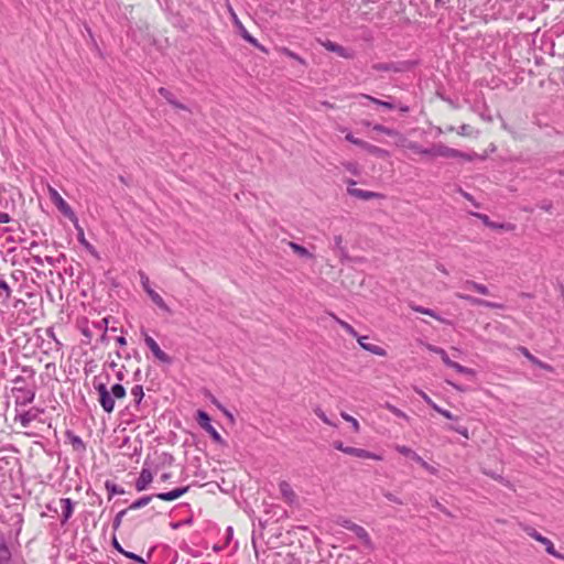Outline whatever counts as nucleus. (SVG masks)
I'll list each match as a JSON object with an SVG mask.
<instances>
[{"label": "nucleus", "instance_id": "1", "mask_svg": "<svg viewBox=\"0 0 564 564\" xmlns=\"http://www.w3.org/2000/svg\"><path fill=\"white\" fill-rule=\"evenodd\" d=\"M427 156L429 158H462L467 161L473 160V155L470 154H464L459 152L458 150L448 148L444 144H434L432 148L427 149Z\"/></svg>", "mask_w": 564, "mask_h": 564}, {"label": "nucleus", "instance_id": "2", "mask_svg": "<svg viewBox=\"0 0 564 564\" xmlns=\"http://www.w3.org/2000/svg\"><path fill=\"white\" fill-rule=\"evenodd\" d=\"M47 193L51 198V200L55 204V206L58 208V210L69 218L73 221H77V218L72 209V207L68 205V203L58 194V192L52 187L51 185H47Z\"/></svg>", "mask_w": 564, "mask_h": 564}, {"label": "nucleus", "instance_id": "3", "mask_svg": "<svg viewBox=\"0 0 564 564\" xmlns=\"http://www.w3.org/2000/svg\"><path fill=\"white\" fill-rule=\"evenodd\" d=\"M335 448L347 454L350 456H355L362 459H375V460H381V457L379 455H376L369 451L357 448V447H350V446H344L341 442H336L334 444Z\"/></svg>", "mask_w": 564, "mask_h": 564}, {"label": "nucleus", "instance_id": "4", "mask_svg": "<svg viewBox=\"0 0 564 564\" xmlns=\"http://www.w3.org/2000/svg\"><path fill=\"white\" fill-rule=\"evenodd\" d=\"M98 395H99V403L105 412L111 413L115 409V400L112 393L110 390L107 389L105 383H98L95 386Z\"/></svg>", "mask_w": 564, "mask_h": 564}, {"label": "nucleus", "instance_id": "5", "mask_svg": "<svg viewBox=\"0 0 564 564\" xmlns=\"http://www.w3.org/2000/svg\"><path fill=\"white\" fill-rule=\"evenodd\" d=\"M227 9H228V12H229V15L232 20V23L237 26V29L239 30L240 32V35L247 41L249 42L250 44H252L253 46L264 51L263 46H261L259 44V42L257 41V39H254L247 30L246 28L243 26L242 22L239 20L237 13L235 12V10L232 9V7L228 3L227 4Z\"/></svg>", "mask_w": 564, "mask_h": 564}, {"label": "nucleus", "instance_id": "6", "mask_svg": "<svg viewBox=\"0 0 564 564\" xmlns=\"http://www.w3.org/2000/svg\"><path fill=\"white\" fill-rule=\"evenodd\" d=\"M144 341L149 349L152 351L153 356L163 364H171L172 359L171 357L164 352L158 343L149 335H145Z\"/></svg>", "mask_w": 564, "mask_h": 564}, {"label": "nucleus", "instance_id": "7", "mask_svg": "<svg viewBox=\"0 0 564 564\" xmlns=\"http://www.w3.org/2000/svg\"><path fill=\"white\" fill-rule=\"evenodd\" d=\"M395 144L400 148L412 151L414 154L427 156V149L422 148L419 143L408 140L405 137L398 135Z\"/></svg>", "mask_w": 564, "mask_h": 564}, {"label": "nucleus", "instance_id": "8", "mask_svg": "<svg viewBox=\"0 0 564 564\" xmlns=\"http://www.w3.org/2000/svg\"><path fill=\"white\" fill-rule=\"evenodd\" d=\"M346 140L351 142L352 144H356V145H359V147H362L365 149H367L370 153L375 154V155H378V156H381V158H384L388 155V152L381 148H378L376 145H371L360 139H357L355 138L351 133H348L346 135Z\"/></svg>", "mask_w": 564, "mask_h": 564}, {"label": "nucleus", "instance_id": "9", "mask_svg": "<svg viewBox=\"0 0 564 564\" xmlns=\"http://www.w3.org/2000/svg\"><path fill=\"white\" fill-rule=\"evenodd\" d=\"M279 490L281 494V498L289 505H294L297 500V496L295 491L293 490L292 486L285 481L282 480L279 484Z\"/></svg>", "mask_w": 564, "mask_h": 564}, {"label": "nucleus", "instance_id": "10", "mask_svg": "<svg viewBox=\"0 0 564 564\" xmlns=\"http://www.w3.org/2000/svg\"><path fill=\"white\" fill-rule=\"evenodd\" d=\"M347 192L350 196L362 199V200H369L373 198H383V195L377 192L371 191H365L357 187H347Z\"/></svg>", "mask_w": 564, "mask_h": 564}, {"label": "nucleus", "instance_id": "11", "mask_svg": "<svg viewBox=\"0 0 564 564\" xmlns=\"http://www.w3.org/2000/svg\"><path fill=\"white\" fill-rule=\"evenodd\" d=\"M188 490H189V486H185V487H181V488H175L174 490L169 491V492L158 494V495H155V497L163 501H173V500L178 499L186 492H188Z\"/></svg>", "mask_w": 564, "mask_h": 564}, {"label": "nucleus", "instance_id": "12", "mask_svg": "<svg viewBox=\"0 0 564 564\" xmlns=\"http://www.w3.org/2000/svg\"><path fill=\"white\" fill-rule=\"evenodd\" d=\"M153 480L151 470L143 468L140 473L139 478L135 481V489L140 492L145 490Z\"/></svg>", "mask_w": 564, "mask_h": 564}, {"label": "nucleus", "instance_id": "13", "mask_svg": "<svg viewBox=\"0 0 564 564\" xmlns=\"http://www.w3.org/2000/svg\"><path fill=\"white\" fill-rule=\"evenodd\" d=\"M359 345L367 351L376 355V356H380V357H384L387 355V351L386 349H383L382 347L378 346V345H372V344H367V337L366 336H360V337H356Z\"/></svg>", "mask_w": 564, "mask_h": 564}, {"label": "nucleus", "instance_id": "14", "mask_svg": "<svg viewBox=\"0 0 564 564\" xmlns=\"http://www.w3.org/2000/svg\"><path fill=\"white\" fill-rule=\"evenodd\" d=\"M456 297H458L460 300H465L468 303H470L471 305L486 306V307H491V308L499 307V305L496 303L480 300V299H477V297H474L470 295H466V294H462V293H456Z\"/></svg>", "mask_w": 564, "mask_h": 564}, {"label": "nucleus", "instance_id": "15", "mask_svg": "<svg viewBox=\"0 0 564 564\" xmlns=\"http://www.w3.org/2000/svg\"><path fill=\"white\" fill-rule=\"evenodd\" d=\"M395 449L401 455L411 458L412 460H414L417 464H420L423 459L416 452H414L413 449H411L410 447H408L405 445H397Z\"/></svg>", "mask_w": 564, "mask_h": 564}, {"label": "nucleus", "instance_id": "16", "mask_svg": "<svg viewBox=\"0 0 564 564\" xmlns=\"http://www.w3.org/2000/svg\"><path fill=\"white\" fill-rule=\"evenodd\" d=\"M350 531L354 532L355 535L365 544H370V535L364 527L356 523L355 525L350 527Z\"/></svg>", "mask_w": 564, "mask_h": 564}, {"label": "nucleus", "instance_id": "17", "mask_svg": "<svg viewBox=\"0 0 564 564\" xmlns=\"http://www.w3.org/2000/svg\"><path fill=\"white\" fill-rule=\"evenodd\" d=\"M539 543L544 545L547 554H550L556 558L564 560V556L555 550L554 543L549 538L542 536V539L539 541Z\"/></svg>", "mask_w": 564, "mask_h": 564}, {"label": "nucleus", "instance_id": "18", "mask_svg": "<svg viewBox=\"0 0 564 564\" xmlns=\"http://www.w3.org/2000/svg\"><path fill=\"white\" fill-rule=\"evenodd\" d=\"M148 295L149 297L151 299V301L161 310L165 311V312H170V308L169 306L166 305L165 301L163 300V297L158 293L155 292L154 290H148Z\"/></svg>", "mask_w": 564, "mask_h": 564}, {"label": "nucleus", "instance_id": "19", "mask_svg": "<svg viewBox=\"0 0 564 564\" xmlns=\"http://www.w3.org/2000/svg\"><path fill=\"white\" fill-rule=\"evenodd\" d=\"M59 505L64 521H67L73 514V502L69 498H63L61 499Z\"/></svg>", "mask_w": 564, "mask_h": 564}, {"label": "nucleus", "instance_id": "20", "mask_svg": "<svg viewBox=\"0 0 564 564\" xmlns=\"http://www.w3.org/2000/svg\"><path fill=\"white\" fill-rule=\"evenodd\" d=\"M276 52H279L280 54H282L289 58L296 61L297 63H300L303 66H306V61L303 57H301L295 52L291 51L290 48H288L285 46L276 47Z\"/></svg>", "mask_w": 564, "mask_h": 564}, {"label": "nucleus", "instance_id": "21", "mask_svg": "<svg viewBox=\"0 0 564 564\" xmlns=\"http://www.w3.org/2000/svg\"><path fill=\"white\" fill-rule=\"evenodd\" d=\"M322 45L329 52L337 53L339 56H343V57H348V55L346 54V50L335 42L325 41L322 43Z\"/></svg>", "mask_w": 564, "mask_h": 564}, {"label": "nucleus", "instance_id": "22", "mask_svg": "<svg viewBox=\"0 0 564 564\" xmlns=\"http://www.w3.org/2000/svg\"><path fill=\"white\" fill-rule=\"evenodd\" d=\"M289 247L300 257L312 259L313 254L303 246L295 243L293 241L288 242Z\"/></svg>", "mask_w": 564, "mask_h": 564}, {"label": "nucleus", "instance_id": "23", "mask_svg": "<svg viewBox=\"0 0 564 564\" xmlns=\"http://www.w3.org/2000/svg\"><path fill=\"white\" fill-rule=\"evenodd\" d=\"M465 286L482 295H489V289L481 283L475 281H466Z\"/></svg>", "mask_w": 564, "mask_h": 564}, {"label": "nucleus", "instance_id": "24", "mask_svg": "<svg viewBox=\"0 0 564 564\" xmlns=\"http://www.w3.org/2000/svg\"><path fill=\"white\" fill-rule=\"evenodd\" d=\"M521 351L533 365H535L544 370H549V371L552 370V367L550 365L544 364L543 361L535 358L532 354H530V351L527 348H524V347L521 348Z\"/></svg>", "mask_w": 564, "mask_h": 564}, {"label": "nucleus", "instance_id": "25", "mask_svg": "<svg viewBox=\"0 0 564 564\" xmlns=\"http://www.w3.org/2000/svg\"><path fill=\"white\" fill-rule=\"evenodd\" d=\"M197 423L205 431H207L208 429H210L213 426L210 424L209 415L205 411H203V410H198L197 411Z\"/></svg>", "mask_w": 564, "mask_h": 564}, {"label": "nucleus", "instance_id": "26", "mask_svg": "<svg viewBox=\"0 0 564 564\" xmlns=\"http://www.w3.org/2000/svg\"><path fill=\"white\" fill-rule=\"evenodd\" d=\"M11 551L7 544L0 545V564H11Z\"/></svg>", "mask_w": 564, "mask_h": 564}, {"label": "nucleus", "instance_id": "27", "mask_svg": "<svg viewBox=\"0 0 564 564\" xmlns=\"http://www.w3.org/2000/svg\"><path fill=\"white\" fill-rule=\"evenodd\" d=\"M447 367L453 368L458 373L467 375V376H474L475 371L470 368H467L465 366H462L460 364L451 360V362L447 365Z\"/></svg>", "mask_w": 564, "mask_h": 564}, {"label": "nucleus", "instance_id": "28", "mask_svg": "<svg viewBox=\"0 0 564 564\" xmlns=\"http://www.w3.org/2000/svg\"><path fill=\"white\" fill-rule=\"evenodd\" d=\"M34 417L35 415L28 411L19 414L15 420L19 421L23 427H28Z\"/></svg>", "mask_w": 564, "mask_h": 564}, {"label": "nucleus", "instance_id": "29", "mask_svg": "<svg viewBox=\"0 0 564 564\" xmlns=\"http://www.w3.org/2000/svg\"><path fill=\"white\" fill-rule=\"evenodd\" d=\"M372 129L377 132H381V133H384V134H388L390 137H394L395 138V141L398 140V135H401V133H399L397 130H393V129H390V128H387L382 124H375L372 127Z\"/></svg>", "mask_w": 564, "mask_h": 564}, {"label": "nucleus", "instance_id": "30", "mask_svg": "<svg viewBox=\"0 0 564 564\" xmlns=\"http://www.w3.org/2000/svg\"><path fill=\"white\" fill-rule=\"evenodd\" d=\"M110 392L117 400H122L126 397V389L119 383L113 384L110 389Z\"/></svg>", "mask_w": 564, "mask_h": 564}, {"label": "nucleus", "instance_id": "31", "mask_svg": "<svg viewBox=\"0 0 564 564\" xmlns=\"http://www.w3.org/2000/svg\"><path fill=\"white\" fill-rule=\"evenodd\" d=\"M334 318L340 325V327L346 333H348L350 336H352V337H357L358 336L357 332L355 330V328L350 324H348L347 322H345V321H343V319H340V318H338L336 316H334Z\"/></svg>", "mask_w": 564, "mask_h": 564}, {"label": "nucleus", "instance_id": "32", "mask_svg": "<svg viewBox=\"0 0 564 564\" xmlns=\"http://www.w3.org/2000/svg\"><path fill=\"white\" fill-rule=\"evenodd\" d=\"M340 416H341L346 422H348V423H350V424H351V427H352L354 432H356V433H357V432H359V431H360V424H359V422H358L354 416L349 415V414H348V413H346V412H341V413H340Z\"/></svg>", "mask_w": 564, "mask_h": 564}, {"label": "nucleus", "instance_id": "33", "mask_svg": "<svg viewBox=\"0 0 564 564\" xmlns=\"http://www.w3.org/2000/svg\"><path fill=\"white\" fill-rule=\"evenodd\" d=\"M131 395L134 399V402L139 404L141 402V400L143 399V397H144V392H143L142 386H139V384L134 386L131 389Z\"/></svg>", "mask_w": 564, "mask_h": 564}, {"label": "nucleus", "instance_id": "34", "mask_svg": "<svg viewBox=\"0 0 564 564\" xmlns=\"http://www.w3.org/2000/svg\"><path fill=\"white\" fill-rule=\"evenodd\" d=\"M152 500V496H144V497H141L140 499L135 500L130 507L129 509H140L142 507H145L150 501Z\"/></svg>", "mask_w": 564, "mask_h": 564}, {"label": "nucleus", "instance_id": "35", "mask_svg": "<svg viewBox=\"0 0 564 564\" xmlns=\"http://www.w3.org/2000/svg\"><path fill=\"white\" fill-rule=\"evenodd\" d=\"M364 98L368 99L369 101H371L372 104L375 105H378V106H381V107H384L387 109H393L394 108V105H392L391 102H388V101H383V100H380V99H377L375 97H371L369 95H362Z\"/></svg>", "mask_w": 564, "mask_h": 564}, {"label": "nucleus", "instance_id": "36", "mask_svg": "<svg viewBox=\"0 0 564 564\" xmlns=\"http://www.w3.org/2000/svg\"><path fill=\"white\" fill-rule=\"evenodd\" d=\"M487 227L494 229V230H506L510 231L513 230L514 226L511 224H498V223H487Z\"/></svg>", "mask_w": 564, "mask_h": 564}, {"label": "nucleus", "instance_id": "37", "mask_svg": "<svg viewBox=\"0 0 564 564\" xmlns=\"http://www.w3.org/2000/svg\"><path fill=\"white\" fill-rule=\"evenodd\" d=\"M210 437L213 438L214 442L218 443V444H224L225 441L224 438L221 437V435L216 431V429L214 426H212L210 429H208L206 431Z\"/></svg>", "mask_w": 564, "mask_h": 564}, {"label": "nucleus", "instance_id": "38", "mask_svg": "<svg viewBox=\"0 0 564 564\" xmlns=\"http://www.w3.org/2000/svg\"><path fill=\"white\" fill-rule=\"evenodd\" d=\"M415 392L434 410L437 409V404L422 390L415 389Z\"/></svg>", "mask_w": 564, "mask_h": 564}, {"label": "nucleus", "instance_id": "39", "mask_svg": "<svg viewBox=\"0 0 564 564\" xmlns=\"http://www.w3.org/2000/svg\"><path fill=\"white\" fill-rule=\"evenodd\" d=\"M524 532L530 536L532 538L533 540H535L536 542H539L541 539H542V534L539 533L534 528L532 527H525L524 528Z\"/></svg>", "mask_w": 564, "mask_h": 564}, {"label": "nucleus", "instance_id": "40", "mask_svg": "<svg viewBox=\"0 0 564 564\" xmlns=\"http://www.w3.org/2000/svg\"><path fill=\"white\" fill-rule=\"evenodd\" d=\"M448 430L451 431H455L457 432L458 434L463 435L464 437L468 438L469 437V434H468V429L465 427V426H454V425H449L447 427Z\"/></svg>", "mask_w": 564, "mask_h": 564}, {"label": "nucleus", "instance_id": "41", "mask_svg": "<svg viewBox=\"0 0 564 564\" xmlns=\"http://www.w3.org/2000/svg\"><path fill=\"white\" fill-rule=\"evenodd\" d=\"M208 397H209V399H210L213 404H215L219 410H221L224 414H226L227 416L231 417V414L229 413V411L226 408H224L221 405V403L214 395L208 393Z\"/></svg>", "mask_w": 564, "mask_h": 564}, {"label": "nucleus", "instance_id": "42", "mask_svg": "<svg viewBox=\"0 0 564 564\" xmlns=\"http://www.w3.org/2000/svg\"><path fill=\"white\" fill-rule=\"evenodd\" d=\"M315 414L325 423V424H328L330 426H337L335 423H333L327 416L326 414L321 410V409H316L315 410Z\"/></svg>", "mask_w": 564, "mask_h": 564}, {"label": "nucleus", "instance_id": "43", "mask_svg": "<svg viewBox=\"0 0 564 564\" xmlns=\"http://www.w3.org/2000/svg\"><path fill=\"white\" fill-rule=\"evenodd\" d=\"M422 468H424L427 473L432 475H437V468L426 463L424 459L419 464Z\"/></svg>", "mask_w": 564, "mask_h": 564}, {"label": "nucleus", "instance_id": "44", "mask_svg": "<svg viewBox=\"0 0 564 564\" xmlns=\"http://www.w3.org/2000/svg\"><path fill=\"white\" fill-rule=\"evenodd\" d=\"M123 555L132 561H134L135 563H139V564H144V560L142 557H140L139 555L132 553V552H123Z\"/></svg>", "mask_w": 564, "mask_h": 564}, {"label": "nucleus", "instance_id": "45", "mask_svg": "<svg viewBox=\"0 0 564 564\" xmlns=\"http://www.w3.org/2000/svg\"><path fill=\"white\" fill-rule=\"evenodd\" d=\"M159 94H160L163 98H165V99L167 100V102H169V104H171V100H173V99H174V98H173V95L171 94V91H170V90H167V89H166V88H164V87L159 88Z\"/></svg>", "mask_w": 564, "mask_h": 564}, {"label": "nucleus", "instance_id": "46", "mask_svg": "<svg viewBox=\"0 0 564 564\" xmlns=\"http://www.w3.org/2000/svg\"><path fill=\"white\" fill-rule=\"evenodd\" d=\"M337 523H338L340 527H343V528H345V529H347V530H349V531H350V527H352V525H355V524H356V523H355V522H352L351 520H349V519H344V518L338 519V520H337Z\"/></svg>", "mask_w": 564, "mask_h": 564}, {"label": "nucleus", "instance_id": "47", "mask_svg": "<svg viewBox=\"0 0 564 564\" xmlns=\"http://www.w3.org/2000/svg\"><path fill=\"white\" fill-rule=\"evenodd\" d=\"M0 289L6 293V299H10L11 297V289L9 286V284L3 281V280H0Z\"/></svg>", "mask_w": 564, "mask_h": 564}, {"label": "nucleus", "instance_id": "48", "mask_svg": "<svg viewBox=\"0 0 564 564\" xmlns=\"http://www.w3.org/2000/svg\"><path fill=\"white\" fill-rule=\"evenodd\" d=\"M437 413H440L441 415H443L444 417L448 419V420H455L456 417L447 410L445 409H442L441 406L437 405V409H434Z\"/></svg>", "mask_w": 564, "mask_h": 564}, {"label": "nucleus", "instance_id": "49", "mask_svg": "<svg viewBox=\"0 0 564 564\" xmlns=\"http://www.w3.org/2000/svg\"><path fill=\"white\" fill-rule=\"evenodd\" d=\"M345 169L347 171H349L350 173L357 175L358 174V166L356 163H351V162H348V163H345L344 164Z\"/></svg>", "mask_w": 564, "mask_h": 564}, {"label": "nucleus", "instance_id": "50", "mask_svg": "<svg viewBox=\"0 0 564 564\" xmlns=\"http://www.w3.org/2000/svg\"><path fill=\"white\" fill-rule=\"evenodd\" d=\"M437 355L440 356V358L442 359V361L447 366L449 362H451V359L448 357V355L446 354V351L441 348L438 351H437Z\"/></svg>", "mask_w": 564, "mask_h": 564}, {"label": "nucleus", "instance_id": "51", "mask_svg": "<svg viewBox=\"0 0 564 564\" xmlns=\"http://www.w3.org/2000/svg\"><path fill=\"white\" fill-rule=\"evenodd\" d=\"M392 414H394L395 416L400 417V419H403L405 420L406 422L410 421V416L403 412L402 410L395 408V410L392 412Z\"/></svg>", "mask_w": 564, "mask_h": 564}, {"label": "nucleus", "instance_id": "52", "mask_svg": "<svg viewBox=\"0 0 564 564\" xmlns=\"http://www.w3.org/2000/svg\"><path fill=\"white\" fill-rule=\"evenodd\" d=\"M78 239L87 249H93L91 245L85 239L83 229H79Z\"/></svg>", "mask_w": 564, "mask_h": 564}, {"label": "nucleus", "instance_id": "53", "mask_svg": "<svg viewBox=\"0 0 564 564\" xmlns=\"http://www.w3.org/2000/svg\"><path fill=\"white\" fill-rule=\"evenodd\" d=\"M424 315H429L442 323H445V319H443L442 317H440L433 310H430V308H426L425 312H424Z\"/></svg>", "mask_w": 564, "mask_h": 564}, {"label": "nucleus", "instance_id": "54", "mask_svg": "<svg viewBox=\"0 0 564 564\" xmlns=\"http://www.w3.org/2000/svg\"><path fill=\"white\" fill-rule=\"evenodd\" d=\"M10 220L11 217L9 214L0 212V224H8Z\"/></svg>", "mask_w": 564, "mask_h": 564}, {"label": "nucleus", "instance_id": "55", "mask_svg": "<svg viewBox=\"0 0 564 564\" xmlns=\"http://www.w3.org/2000/svg\"><path fill=\"white\" fill-rule=\"evenodd\" d=\"M142 286L147 293H148V290H152L150 286L149 278L145 275H142Z\"/></svg>", "mask_w": 564, "mask_h": 564}, {"label": "nucleus", "instance_id": "56", "mask_svg": "<svg viewBox=\"0 0 564 564\" xmlns=\"http://www.w3.org/2000/svg\"><path fill=\"white\" fill-rule=\"evenodd\" d=\"M112 545L118 552H120L123 555V552H126V550L122 549V546L120 545L116 538L112 539Z\"/></svg>", "mask_w": 564, "mask_h": 564}, {"label": "nucleus", "instance_id": "57", "mask_svg": "<svg viewBox=\"0 0 564 564\" xmlns=\"http://www.w3.org/2000/svg\"><path fill=\"white\" fill-rule=\"evenodd\" d=\"M126 513V510L120 511L115 519V528H118L121 523V517Z\"/></svg>", "mask_w": 564, "mask_h": 564}, {"label": "nucleus", "instance_id": "58", "mask_svg": "<svg viewBox=\"0 0 564 564\" xmlns=\"http://www.w3.org/2000/svg\"><path fill=\"white\" fill-rule=\"evenodd\" d=\"M410 307H411L412 311H414L416 313H420V314H424V312L426 310L425 307L420 306V305H415V304H412Z\"/></svg>", "mask_w": 564, "mask_h": 564}, {"label": "nucleus", "instance_id": "59", "mask_svg": "<svg viewBox=\"0 0 564 564\" xmlns=\"http://www.w3.org/2000/svg\"><path fill=\"white\" fill-rule=\"evenodd\" d=\"M171 105L177 109L187 110L186 106H184L183 104H180L175 99L171 100Z\"/></svg>", "mask_w": 564, "mask_h": 564}, {"label": "nucleus", "instance_id": "60", "mask_svg": "<svg viewBox=\"0 0 564 564\" xmlns=\"http://www.w3.org/2000/svg\"><path fill=\"white\" fill-rule=\"evenodd\" d=\"M426 349H429L430 351L434 352L437 355V351L441 349V347H437V346H433L431 344H426L425 345Z\"/></svg>", "mask_w": 564, "mask_h": 564}, {"label": "nucleus", "instance_id": "61", "mask_svg": "<svg viewBox=\"0 0 564 564\" xmlns=\"http://www.w3.org/2000/svg\"><path fill=\"white\" fill-rule=\"evenodd\" d=\"M106 487H107V489H109V490L111 489V492H112V494H122V492H123L122 490L118 491V490L116 489V485H111V486H110V484H109V482H107V484H106Z\"/></svg>", "mask_w": 564, "mask_h": 564}, {"label": "nucleus", "instance_id": "62", "mask_svg": "<svg viewBox=\"0 0 564 564\" xmlns=\"http://www.w3.org/2000/svg\"><path fill=\"white\" fill-rule=\"evenodd\" d=\"M116 341L120 345V346H124L127 345V340L124 337L120 336V337H117Z\"/></svg>", "mask_w": 564, "mask_h": 564}, {"label": "nucleus", "instance_id": "63", "mask_svg": "<svg viewBox=\"0 0 564 564\" xmlns=\"http://www.w3.org/2000/svg\"><path fill=\"white\" fill-rule=\"evenodd\" d=\"M388 411H390L391 413L395 410L397 406H394L393 404L387 402L384 405H383Z\"/></svg>", "mask_w": 564, "mask_h": 564}, {"label": "nucleus", "instance_id": "64", "mask_svg": "<svg viewBox=\"0 0 564 564\" xmlns=\"http://www.w3.org/2000/svg\"><path fill=\"white\" fill-rule=\"evenodd\" d=\"M388 411H390L391 413L395 410L397 406H394L393 404L387 402L384 405H383Z\"/></svg>", "mask_w": 564, "mask_h": 564}]
</instances>
